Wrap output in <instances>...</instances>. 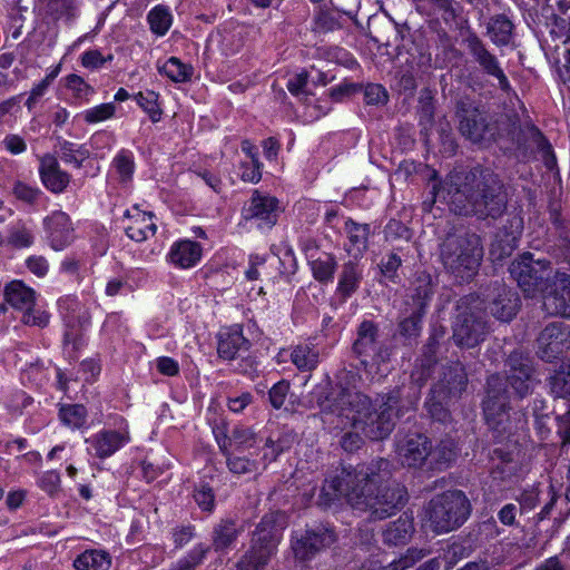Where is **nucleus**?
Masks as SVG:
<instances>
[{"label":"nucleus","mask_w":570,"mask_h":570,"mask_svg":"<svg viewBox=\"0 0 570 570\" xmlns=\"http://www.w3.org/2000/svg\"><path fill=\"white\" fill-rule=\"evenodd\" d=\"M353 351L364 365L370 362L385 363L391 355L390 348L379 341V326L372 321H363L360 324Z\"/></svg>","instance_id":"15"},{"label":"nucleus","mask_w":570,"mask_h":570,"mask_svg":"<svg viewBox=\"0 0 570 570\" xmlns=\"http://www.w3.org/2000/svg\"><path fill=\"white\" fill-rule=\"evenodd\" d=\"M335 541L336 534L331 527L316 524L304 531L294 532L291 539V549L296 560L307 561L330 548Z\"/></svg>","instance_id":"11"},{"label":"nucleus","mask_w":570,"mask_h":570,"mask_svg":"<svg viewBox=\"0 0 570 570\" xmlns=\"http://www.w3.org/2000/svg\"><path fill=\"white\" fill-rule=\"evenodd\" d=\"M419 400V384H402L374 401L361 392L342 389L335 396L317 402L324 422L334 423L331 416H336L342 430L350 428L372 441H381L394 430L395 419L415 410Z\"/></svg>","instance_id":"1"},{"label":"nucleus","mask_w":570,"mask_h":570,"mask_svg":"<svg viewBox=\"0 0 570 570\" xmlns=\"http://www.w3.org/2000/svg\"><path fill=\"white\" fill-rule=\"evenodd\" d=\"M414 532L413 520L403 513L397 520L389 523L384 529L383 542L387 546L405 544Z\"/></svg>","instance_id":"31"},{"label":"nucleus","mask_w":570,"mask_h":570,"mask_svg":"<svg viewBox=\"0 0 570 570\" xmlns=\"http://www.w3.org/2000/svg\"><path fill=\"white\" fill-rule=\"evenodd\" d=\"M487 396L483 401V413L494 438L503 441L512 435L517 429L509 414V394L502 387L503 383L498 374L489 376L487 381Z\"/></svg>","instance_id":"7"},{"label":"nucleus","mask_w":570,"mask_h":570,"mask_svg":"<svg viewBox=\"0 0 570 570\" xmlns=\"http://www.w3.org/2000/svg\"><path fill=\"white\" fill-rule=\"evenodd\" d=\"M459 130L472 142H491L493 132L490 126V114L480 110L469 100H460L456 104Z\"/></svg>","instance_id":"13"},{"label":"nucleus","mask_w":570,"mask_h":570,"mask_svg":"<svg viewBox=\"0 0 570 570\" xmlns=\"http://www.w3.org/2000/svg\"><path fill=\"white\" fill-rule=\"evenodd\" d=\"M456 312L452 338L459 347L473 348L483 342L488 334L485 315L473 296L462 297L458 302Z\"/></svg>","instance_id":"6"},{"label":"nucleus","mask_w":570,"mask_h":570,"mask_svg":"<svg viewBox=\"0 0 570 570\" xmlns=\"http://www.w3.org/2000/svg\"><path fill=\"white\" fill-rule=\"evenodd\" d=\"M158 98L159 95L153 90L140 91L135 96V100L149 115L153 122L159 121L161 117Z\"/></svg>","instance_id":"50"},{"label":"nucleus","mask_w":570,"mask_h":570,"mask_svg":"<svg viewBox=\"0 0 570 570\" xmlns=\"http://www.w3.org/2000/svg\"><path fill=\"white\" fill-rule=\"evenodd\" d=\"M542 293V307L550 315L570 317V275L554 272L550 286Z\"/></svg>","instance_id":"18"},{"label":"nucleus","mask_w":570,"mask_h":570,"mask_svg":"<svg viewBox=\"0 0 570 570\" xmlns=\"http://www.w3.org/2000/svg\"><path fill=\"white\" fill-rule=\"evenodd\" d=\"M240 529H238L236 522L232 519H222L215 524L212 532V544L215 551H225L233 547L236 542Z\"/></svg>","instance_id":"34"},{"label":"nucleus","mask_w":570,"mask_h":570,"mask_svg":"<svg viewBox=\"0 0 570 570\" xmlns=\"http://www.w3.org/2000/svg\"><path fill=\"white\" fill-rule=\"evenodd\" d=\"M445 337V328L442 326L433 327L426 343L423 345L422 355L415 371L411 374V381L407 384H419L420 389L431 375V370L438 363V355L441 344Z\"/></svg>","instance_id":"20"},{"label":"nucleus","mask_w":570,"mask_h":570,"mask_svg":"<svg viewBox=\"0 0 570 570\" xmlns=\"http://www.w3.org/2000/svg\"><path fill=\"white\" fill-rule=\"evenodd\" d=\"M202 252L199 243L189 239L179 240L171 245L168 261L176 267L190 268L200 261Z\"/></svg>","instance_id":"28"},{"label":"nucleus","mask_w":570,"mask_h":570,"mask_svg":"<svg viewBox=\"0 0 570 570\" xmlns=\"http://www.w3.org/2000/svg\"><path fill=\"white\" fill-rule=\"evenodd\" d=\"M285 527V517L282 512L266 513L257 524L252 539V546L273 554L279 541V532Z\"/></svg>","instance_id":"21"},{"label":"nucleus","mask_w":570,"mask_h":570,"mask_svg":"<svg viewBox=\"0 0 570 570\" xmlns=\"http://www.w3.org/2000/svg\"><path fill=\"white\" fill-rule=\"evenodd\" d=\"M410 291L411 293L405 301V305L413 308L422 307V311L426 312L434 294L433 277L425 272L417 273Z\"/></svg>","instance_id":"29"},{"label":"nucleus","mask_w":570,"mask_h":570,"mask_svg":"<svg viewBox=\"0 0 570 570\" xmlns=\"http://www.w3.org/2000/svg\"><path fill=\"white\" fill-rule=\"evenodd\" d=\"M505 380L513 393L523 399L531 394L539 383L530 355L521 350L513 351L505 361Z\"/></svg>","instance_id":"10"},{"label":"nucleus","mask_w":570,"mask_h":570,"mask_svg":"<svg viewBox=\"0 0 570 570\" xmlns=\"http://www.w3.org/2000/svg\"><path fill=\"white\" fill-rule=\"evenodd\" d=\"M233 452L243 453L255 448L259 439L252 428L238 425L232 430Z\"/></svg>","instance_id":"47"},{"label":"nucleus","mask_w":570,"mask_h":570,"mask_svg":"<svg viewBox=\"0 0 570 570\" xmlns=\"http://www.w3.org/2000/svg\"><path fill=\"white\" fill-rule=\"evenodd\" d=\"M252 343L243 334L239 325H234L220 331L217 335V354L228 362H235L238 356L249 352Z\"/></svg>","instance_id":"22"},{"label":"nucleus","mask_w":570,"mask_h":570,"mask_svg":"<svg viewBox=\"0 0 570 570\" xmlns=\"http://www.w3.org/2000/svg\"><path fill=\"white\" fill-rule=\"evenodd\" d=\"M550 390L556 397L570 400V373L563 366L550 377Z\"/></svg>","instance_id":"54"},{"label":"nucleus","mask_w":570,"mask_h":570,"mask_svg":"<svg viewBox=\"0 0 570 570\" xmlns=\"http://www.w3.org/2000/svg\"><path fill=\"white\" fill-rule=\"evenodd\" d=\"M430 553L426 549L410 548L399 559L386 564L383 570H406Z\"/></svg>","instance_id":"51"},{"label":"nucleus","mask_w":570,"mask_h":570,"mask_svg":"<svg viewBox=\"0 0 570 570\" xmlns=\"http://www.w3.org/2000/svg\"><path fill=\"white\" fill-rule=\"evenodd\" d=\"M112 59L114 56L111 53L102 56V53L97 49L85 51L81 55V63L88 69H100L106 62H109Z\"/></svg>","instance_id":"60"},{"label":"nucleus","mask_w":570,"mask_h":570,"mask_svg":"<svg viewBox=\"0 0 570 570\" xmlns=\"http://www.w3.org/2000/svg\"><path fill=\"white\" fill-rule=\"evenodd\" d=\"M110 564V556L101 550H86L73 561L77 570H108Z\"/></svg>","instance_id":"41"},{"label":"nucleus","mask_w":570,"mask_h":570,"mask_svg":"<svg viewBox=\"0 0 570 570\" xmlns=\"http://www.w3.org/2000/svg\"><path fill=\"white\" fill-rule=\"evenodd\" d=\"M271 557L268 551L250 546L249 550L235 564V570H264Z\"/></svg>","instance_id":"44"},{"label":"nucleus","mask_w":570,"mask_h":570,"mask_svg":"<svg viewBox=\"0 0 570 570\" xmlns=\"http://www.w3.org/2000/svg\"><path fill=\"white\" fill-rule=\"evenodd\" d=\"M470 513V500L460 490L436 495L426 508L429 527L435 533H446L460 528Z\"/></svg>","instance_id":"5"},{"label":"nucleus","mask_w":570,"mask_h":570,"mask_svg":"<svg viewBox=\"0 0 570 570\" xmlns=\"http://www.w3.org/2000/svg\"><path fill=\"white\" fill-rule=\"evenodd\" d=\"M194 499L203 511L212 512L215 508V494L208 484H199L194 491Z\"/></svg>","instance_id":"57"},{"label":"nucleus","mask_w":570,"mask_h":570,"mask_svg":"<svg viewBox=\"0 0 570 570\" xmlns=\"http://www.w3.org/2000/svg\"><path fill=\"white\" fill-rule=\"evenodd\" d=\"M157 70L160 75L168 77L174 82H187L191 79L194 73L193 66L184 63L177 57H170L163 65L158 62Z\"/></svg>","instance_id":"40"},{"label":"nucleus","mask_w":570,"mask_h":570,"mask_svg":"<svg viewBox=\"0 0 570 570\" xmlns=\"http://www.w3.org/2000/svg\"><path fill=\"white\" fill-rule=\"evenodd\" d=\"M59 419L70 429H80L87 422V410L81 404H63L59 409Z\"/></svg>","instance_id":"45"},{"label":"nucleus","mask_w":570,"mask_h":570,"mask_svg":"<svg viewBox=\"0 0 570 570\" xmlns=\"http://www.w3.org/2000/svg\"><path fill=\"white\" fill-rule=\"evenodd\" d=\"M313 277L320 283H330L334 278L337 262L334 255L323 253L309 262Z\"/></svg>","instance_id":"42"},{"label":"nucleus","mask_w":570,"mask_h":570,"mask_svg":"<svg viewBox=\"0 0 570 570\" xmlns=\"http://www.w3.org/2000/svg\"><path fill=\"white\" fill-rule=\"evenodd\" d=\"M66 87L72 90L78 98H86L94 92V88L76 73L66 77Z\"/></svg>","instance_id":"61"},{"label":"nucleus","mask_w":570,"mask_h":570,"mask_svg":"<svg viewBox=\"0 0 570 570\" xmlns=\"http://www.w3.org/2000/svg\"><path fill=\"white\" fill-rule=\"evenodd\" d=\"M468 375L465 367L460 362L450 364L443 372V379L435 385L438 390L445 391L446 394L456 397L466 387Z\"/></svg>","instance_id":"30"},{"label":"nucleus","mask_w":570,"mask_h":570,"mask_svg":"<svg viewBox=\"0 0 570 570\" xmlns=\"http://www.w3.org/2000/svg\"><path fill=\"white\" fill-rule=\"evenodd\" d=\"M425 311L422 307H406L403 312L399 324L397 333L405 340H416L422 331V320L425 315Z\"/></svg>","instance_id":"36"},{"label":"nucleus","mask_w":570,"mask_h":570,"mask_svg":"<svg viewBox=\"0 0 570 570\" xmlns=\"http://www.w3.org/2000/svg\"><path fill=\"white\" fill-rule=\"evenodd\" d=\"M58 308L66 326L65 351L69 357H73L76 352L83 346V331L90 324V314L85 304L75 295L61 297L58 301Z\"/></svg>","instance_id":"9"},{"label":"nucleus","mask_w":570,"mask_h":570,"mask_svg":"<svg viewBox=\"0 0 570 570\" xmlns=\"http://www.w3.org/2000/svg\"><path fill=\"white\" fill-rule=\"evenodd\" d=\"M278 213L279 202L276 197L254 190L242 209V217L255 220L261 229H271L277 223Z\"/></svg>","instance_id":"17"},{"label":"nucleus","mask_w":570,"mask_h":570,"mask_svg":"<svg viewBox=\"0 0 570 570\" xmlns=\"http://www.w3.org/2000/svg\"><path fill=\"white\" fill-rule=\"evenodd\" d=\"M520 118L515 112L490 114V126L493 132V141L507 138L512 141L520 127Z\"/></svg>","instance_id":"32"},{"label":"nucleus","mask_w":570,"mask_h":570,"mask_svg":"<svg viewBox=\"0 0 570 570\" xmlns=\"http://www.w3.org/2000/svg\"><path fill=\"white\" fill-rule=\"evenodd\" d=\"M51 247L56 250L68 246L73 239V228L69 216L60 210L53 212L45 219Z\"/></svg>","instance_id":"26"},{"label":"nucleus","mask_w":570,"mask_h":570,"mask_svg":"<svg viewBox=\"0 0 570 570\" xmlns=\"http://www.w3.org/2000/svg\"><path fill=\"white\" fill-rule=\"evenodd\" d=\"M401 265L402 259L396 253L386 254L380 263L382 276H384L389 281L396 282L397 269L400 268Z\"/></svg>","instance_id":"58"},{"label":"nucleus","mask_w":570,"mask_h":570,"mask_svg":"<svg viewBox=\"0 0 570 570\" xmlns=\"http://www.w3.org/2000/svg\"><path fill=\"white\" fill-rule=\"evenodd\" d=\"M513 29V22L505 14H494L487 23V35L497 47H504L511 42Z\"/></svg>","instance_id":"33"},{"label":"nucleus","mask_w":570,"mask_h":570,"mask_svg":"<svg viewBox=\"0 0 570 570\" xmlns=\"http://www.w3.org/2000/svg\"><path fill=\"white\" fill-rule=\"evenodd\" d=\"M509 272L528 295L546 292L554 275L550 261L535 259L533 254L528 252L511 263Z\"/></svg>","instance_id":"8"},{"label":"nucleus","mask_w":570,"mask_h":570,"mask_svg":"<svg viewBox=\"0 0 570 570\" xmlns=\"http://www.w3.org/2000/svg\"><path fill=\"white\" fill-rule=\"evenodd\" d=\"M124 217L129 220L125 232L131 240L137 243L144 242L157 232V225L151 213H144L135 206L132 210L127 209Z\"/></svg>","instance_id":"25"},{"label":"nucleus","mask_w":570,"mask_h":570,"mask_svg":"<svg viewBox=\"0 0 570 570\" xmlns=\"http://www.w3.org/2000/svg\"><path fill=\"white\" fill-rule=\"evenodd\" d=\"M148 22L154 33L164 36L171 26V14L164 6H157L148 13Z\"/></svg>","instance_id":"49"},{"label":"nucleus","mask_w":570,"mask_h":570,"mask_svg":"<svg viewBox=\"0 0 570 570\" xmlns=\"http://www.w3.org/2000/svg\"><path fill=\"white\" fill-rule=\"evenodd\" d=\"M116 107L112 102L101 104L83 111L82 117L87 124H96L114 117Z\"/></svg>","instance_id":"55"},{"label":"nucleus","mask_w":570,"mask_h":570,"mask_svg":"<svg viewBox=\"0 0 570 570\" xmlns=\"http://www.w3.org/2000/svg\"><path fill=\"white\" fill-rule=\"evenodd\" d=\"M463 43L468 50V53L479 66L480 70L484 75L495 79L498 81L499 88L502 91L510 92L512 87L501 66V62L499 61L498 57L488 49L484 41L475 32H469L464 37Z\"/></svg>","instance_id":"12"},{"label":"nucleus","mask_w":570,"mask_h":570,"mask_svg":"<svg viewBox=\"0 0 570 570\" xmlns=\"http://www.w3.org/2000/svg\"><path fill=\"white\" fill-rule=\"evenodd\" d=\"M435 200L445 202L458 215L497 219L507 209L508 196L500 177L489 168L450 173L433 187Z\"/></svg>","instance_id":"3"},{"label":"nucleus","mask_w":570,"mask_h":570,"mask_svg":"<svg viewBox=\"0 0 570 570\" xmlns=\"http://www.w3.org/2000/svg\"><path fill=\"white\" fill-rule=\"evenodd\" d=\"M60 474L57 471H47L41 475L38 484L49 495H55L60 490Z\"/></svg>","instance_id":"64"},{"label":"nucleus","mask_w":570,"mask_h":570,"mask_svg":"<svg viewBox=\"0 0 570 570\" xmlns=\"http://www.w3.org/2000/svg\"><path fill=\"white\" fill-rule=\"evenodd\" d=\"M289 391V383L285 380H282L274 384L268 392V397L272 406L274 409H281L286 400V396Z\"/></svg>","instance_id":"63"},{"label":"nucleus","mask_w":570,"mask_h":570,"mask_svg":"<svg viewBox=\"0 0 570 570\" xmlns=\"http://www.w3.org/2000/svg\"><path fill=\"white\" fill-rule=\"evenodd\" d=\"M39 175L47 189L55 194L62 193L70 183V175L60 168L57 158L46 154L39 158Z\"/></svg>","instance_id":"24"},{"label":"nucleus","mask_w":570,"mask_h":570,"mask_svg":"<svg viewBox=\"0 0 570 570\" xmlns=\"http://www.w3.org/2000/svg\"><path fill=\"white\" fill-rule=\"evenodd\" d=\"M345 232L347 233L350 240L347 252L354 256L362 255L367 248L370 225L358 224L348 218L345 222Z\"/></svg>","instance_id":"39"},{"label":"nucleus","mask_w":570,"mask_h":570,"mask_svg":"<svg viewBox=\"0 0 570 570\" xmlns=\"http://www.w3.org/2000/svg\"><path fill=\"white\" fill-rule=\"evenodd\" d=\"M226 459V465L233 474L242 475L257 472L259 469L258 461L250 459L246 455H242L238 452H229L224 455Z\"/></svg>","instance_id":"46"},{"label":"nucleus","mask_w":570,"mask_h":570,"mask_svg":"<svg viewBox=\"0 0 570 570\" xmlns=\"http://www.w3.org/2000/svg\"><path fill=\"white\" fill-rule=\"evenodd\" d=\"M86 442L90 444L95 456L106 459L129 442V435L126 432L102 430L87 439Z\"/></svg>","instance_id":"27"},{"label":"nucleus","mask_w":570,"mask_h":570,"mask_svg":"<svg viewBox=\"0 0 570 570\" xmlns=\"http://www.w3.org/2000/svg\"><path fill=\"white\" fill-rule=\"evenodd\" d=\"M363 278L362 268L357 263L348 261L342 267L336 292L343 299L354 294Z\"/></svg>","instance_id":"35"},{"label":"nucleus","mask_w":570,"mask_h":570,"mask_svg":"<svg viewBox=\"0 0 570 570\" xmlns=\"http://www.w3.org/2000/svg\"><path fill=\"white\" fill-rule=\"evenodd\" d=\"M112 164L122 180L131 178L135 168V163L134 156L130 151L120 150L114 158Z\"/></svg>","instance_id":"56"},{"label":"nucleus","mask_w":570,"mask_h":570,"mask_svg":"<svg viewBox=\"0 0 570 570\" xmlns=\"http://www.w3.org/2000/svg\"><path fill=\"white\" fill-rule=\"evenodd\" d=\"M448 397L452 396L446 394L445 391L438 390L436 387L431 390L425 401V407L433 420L444 423L450 419V412L445 406Z\"/></svg>","instance_id":"43"},{"label":"nucleus","mask_w":570,"mask_h":570,"mask_svg":"<svg viewBox=\"0 0 570 570\" xmlns=\"http://www.w3.org/2000/svg\"><path fill=\"white\" fill-rule=\"evenodd\" d=\"M537 355L552 362L570 348V326L561 321L549 323L537 338Z\"/></svg>","instance_id":"16"},{"label":"nucleus","mask_w":570,"mask_h":570,"mask_svg":"<svg viewBox=\"0 0 570 570\" xmlns=\"http://www.w3.org/2000/svg\"><path fill=\"white\" fill-rule=\"evenodd\" d=\"M519 306L520 298L518 293L504 284L495 282L488 306L490 313L501 322H509L517 315Z\"/></svg>","instance_id":"23"},{"label":"nucleus","mask_w":570,"mask_h":570,"mask_svg":"<svg viewBox=\"0 0 570 570\" xmlns=\"http://www.w3.org/2000/svg\"><path fill=\"white\" fill-rule=\"evenodd\" d=\"M60 158L67 163L72 164L76 168L82 167V161L89 157V151L86 148H75V144L70 141H62L60 144Z\"/></svg>","instance_id":"52"},{"label":"nucleus","mask_w":570,"mask_h":570,"mask_svg":"<svg viewBox=\"0 0 570 570\" xmlns=\"http://www.w3.org/2000/svg\"><path fill=\"white\" fill-rule=\"evenodd\" d=\"M6 302L13 308L22 311L21 322L26 325L45 327L49 322V314L36 309V293L22 282L14 281L6 286Z\"/></svg>","instance_id":"14"},{"label":"nucleus","mask_w":570,"mask_h":570,"mask_svg":"<svg viewBox=\"0 0 570 570\" xmlns=\"http://www.w3.org/2000/svg\"><path fill=\"white\" fill-rule=\"evenodd\" d=\"M546 140L542 132L532 124H521L518 134L512 139L523 156L533 153Z\"/></svg>","instance_id":"38"},{"label":"nucleus","mask_w":570,"mask_h":570,"mask_svg":"<svg viewBox=\"0 0 570 570\" xmlns=\"http://www.w3.org/2000/svg\"><path fill=\"white\" fill-rule=\"evenodd\" d=\"M391 476V463L382 458L343 466L340 473L325 481L320 504L328 505L335 499L345 498L354 510L367 512L370 520L386 519L407 500L406 489Z\"/></svg>","instance_id":"2"},{"label":"nucleus","mask_w":570,"mask_h":570,"mask_svg":"<svg viewBox=\"0 0 570 570\" xmlns=\"http://www.w3.org/2000/svg\"><path fill=\"white\" fill-rule=\"evenodd\" d=\"M440 257L455 277L469 281L476 273L482 257L481 239L475 234L451 235L441 244Z\"/></svg>","instance_id":"4"},{"label":"nucleus","mask_w":570,"mask_h":570,"mask_svg":"<svg viewBox=\"0 0 570 570\" xmlns=\"http://www.w3.org/2000/svg\"><path fill=\"white\" fill-rule=\"evenodd\" d=\"M419 121L420 125L428 129L433 125L434 121V106L432 97H421L419 107Z\"/></svg>","instance_id":"62"},{"label":"nucleus","mask_w":570,"mask_h":570,"mask_svg":"<svg viewBox=\"0 0 570 570\" xmlns=\"http://www.w3.org/2000/svg\"><path fill=\"white\" fill-rule=\"evenodd\" d=\"M291 361L301 372H312L320 363V350L311 343H301L291 351Z\"/></svg>","instance_id":"37"},{"label":"nucleus","mask_w":570,"mask_h":570,"mask_svg":"<svg viewBox=\"0 0 570 570\" xmlns=\"http://www.w3.org/2000/svg\"><path fill=\"white\" fill-rule=\"evenodd\" d=\"M389 96L386 89L379 83H368L364 89V101L366 105H384Z\"/></svg>","instance_id":"59"},{"label":"nucleus","mask_w":570,"mask_h":570,"mask_svg":"<svg viewBox=\"0 0 570 570\" xmlns=\"http://www.w3.org/2000/svg\"><path fill=\"white\" fill-rule=\"evenodd\" d=\"M439 464H449L458 456V445L451 438H445L439 442L432 454Z\"/></svg>","instance_id":"53"},{"label":"nucleus","mask_w":570,"mask_h":570,"mask_svg":"<svg viewBox=\"0 0 570 570\" xmlns=\"http://www.w3.org/2000/svg\"><path fill=\"white\" fill-rule=\"evenodd\" d=\"M33 239L32 230L22 222H17L8 228V245L12 247H30Z\"/></svg>","instance_id":"48"},{"label":"nucleus","mask_w":570,"mask_h":570,"mask_svg":"<svg viewBox=\"0 0 570 570\" xmlns=\"http://www.w3.org/2000/svg\"><path fill=\"white\" fill-rule=\"evenodd\" d=\"M396 453L403 465L421 466L432 454V443L421 433H409L397 441Z\"/></svg>","instance_id":"19"}]
</instances>
